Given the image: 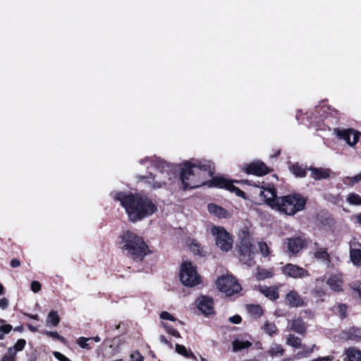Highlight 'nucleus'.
Listing matches in <instances>:
<instances>
[{
	"instance_id": "f257e3e1",
	"label": "nucleus",
	"mask_w": 361,
	"mask_h": 361,
	"mask_svg": "<svg viewBox=\"0 0 361 361\" xmlns=\"http://www.w3.org/2000/svg\"><path fill=\"white\" fill-rule=\"evenodd\" d=\"M213 174L214 167L212 162L192 160L184 164L180 173V179L184 189L196 188L207 184L209 187L225 188L238 197H245V193L242 190L234 186L232 181L224 177L217 176L207 181V180Z\"/></svg>"
},
{
	"instance_id": "f03ea898",
	"label": "nucleus",
	"mask_w": 361,
	"mask_h": 361,
	"mask_svg": "<svg viewBox=\"0 0 361 361\" xmlns=\"http://www.w3.org/2000/svg\"><path fill=\"white\" fill-rule=\"evenodd\" d=\"M259 195L271 207L290 216L303 210L306 204L305 198L300 194H291L277 197L274 187L270 185L267 188L261 187Z\"/></svg>"
},
{
	"instance_id": "7ed1b4c3",
	"label": "nucleus",
	"mask_w": 361,
	"mask_h": 361,
	"mask_svg": "<svg viewBox=\"0 0 361 361\" xmlns=\"http://www.w3.org/2000/svg\"><path fill=\"white\" fill-rule=\"evenodd\" d=\"M114 199L124 207L132 222L148 217L157 211L155 204L151 200L137 195L118 192L114 195Z\"/></svg>"
},
{
	"instance_id": "20e7f679",
	"label": "nucleus",
	"mask_w": 361,
	"mask_h": 361,
	"mask_svg": "<svg viewBox=\"0 0 361 361\" xmlns=\"http://www.w3.org/2000/svg\"><path fill=\"white\" fill-rule=\"evenodd\" d=\"M119 243L121 249L126 250L133 259L142 260L147 255V247L144 240L132 231H123L120 235Z\"/></svg>"
},
{
	"instance_id": "39448f33",
	"label": "nucleus",
	"mask_w": 361,
	"mask_h": 361,
	"mask_svg": "<svg viewBox=\"0 0 361 361\" xmlns=\"http://www.w3.org/2000/svg\"><path fill=\"white\" fill-rule=\"evenodd\" d=\"M179 276L181 283L185 286L194 287L201 282L197 267L190 261H185L181 264Z\"/></svg>"
},
{
	"instance_id": "423d86ee",
	"label": "nucleus",
	"mask_w": 361,
	"mask_h": 361,
	"mask_svg": "<svg viewBox=\"0 0 361 361\" xmlns=\"http://www.w3.org/2000/svg\"><path fill=\"white\" fill-rule=\"evenodd\" d=\"M240 244L238 245L240 254V259L242 262L251 267L253 262L255 255L254 246L248 232L243 231L239 235Z\"/></svg>"
},
{
	"instance_id": "0eeeda50",
	"label": "nucleus",
	"mask_w": 361,
	"mask_h": 361,
	"mask_svg": "<svg viewBox=\"0 0 361 361\" xmlns=\"http://www.w3.org/2000/svg\"><path fill=\"white\" fill-rule=\"evenodd\" d=\"M211 233L214 237L216 245L223 252H228L233 247V238L223 227L212 226Z\"/></svg>"
},
{
	"instance_id": "6e6552de",
	"label": "nucleus",
	"mask_w": 361,
	"mask_h": 361,
	"mask_svg": "<svg viewBox=\"0 0 361 361\" xmlns=\"http://www.w3.org/2000/svg\"><path fill=\"white\" fill-rule=\"evenodd\" d=\"M170 167L166 165L163 166L161 170H157L156 173H150V177H143L149 185L154 188H161L166 183V181L171 180L173 174H169Z\"/></svg>"
},
{
	"instance_id": "1a4fd4ad",
	"label": "nucleus",
	"mask_w": 361,
	"mask_h": 361,
	"mask_svg": "<svg viewBox=\"0 0 361 361\" xmlns=\"http://www.w3.org/2000/svg\"><path fill=\"white\" fill-rule=\"evenodd\" d=\"M216 286L220 291L227 295H232L241 290L240 285L237 281L230 276H223L216 281Z\"/></svg>"
},
{
	"instance_id": "9d476101",
	"label": "nucleus",
	"mask_w": 361,
	"mask_h": 361,
	"mask_svg": "<svg viewBox=\"0 0 361 361\" xmlns=\"http://www.w3.org/2000/svg\"><path fill=\"white\" fill-rule=\"evenodd\" d=\"M335 134L341 139L345 140L350 146H354L360 139L361 133L354 129H334Z\"/></svg>"
},
{
	"instance_id": "9b49d317",
	"label": "nucleus",
	"mask_w": 361,
	"mask_h": 361,
	"mask_svg": "<svg viewBox=\"0 0 361 361\" xmlns=\"http://www.w3.org/2000/svg\"><path fill=\"white\" fill-rule=\"evenodd\" d=\"M284 244L290 253L297 254L307 246V241L302 236H295L286 238Z\"/></svg>"
},
{
	"instance_id": "f8f14e48",
	"label": "nucleus",
	"mask_w": 361,
	"mask_h": 361,
	"mask_svg": "<svg viewBox=\"0 0 361 361\" xmlns=\"http://www.w3.org/2000/svg\"><path fill=\"white\" fill-rule=\"evenodd\" d=\"M326 279V284L332 291L340 293L343 290V276L342 273L330 274Z\"/></svg>"
},
{
	"instance_id": "ddd939ff",
	"label": "nucleus",
	"mask_w": 361,
	"mask_h": 361,
	"mask_svg": "<svg viewBox=\"0 0 361 361\" xmlns=\"http://www.w3.org/2000/svg\"><path fill=\"white\" fill-rule=\"evenodd\" d=\"M283 273L288 277L297 279L308 276V272L295 264H287L282 268Z\"/></svg>"
},
{
	"instance_id": "4468645a",
	"label": "nucleus",
	"mask_w": 361,
	"mask_h": 361,
	"mask_svg": "<svg viewBox=\"0 0 361 361\" xmlns=\"http://www.w3.org/2000/svg\"><path fill=\"white\" fill-rule=\"evenodd\" d=\"M245 171L249 174L263 176L269 173V169L263 162L257 161L246 166Z\"/></svg>"
},
{
	"instance_id": "2eb2a0df",
	"label": "nucleus",
	"mask_w": 361,
	"mask_h": 361,
	"mask_svg": "<svg viewBox=\"0 0 361 361\" xmlns=\"http://www.w3.org/2000/svg\"><path fill=\"white\" fill-rule=\"evenodd\" d=\"M199 310L205 315L214 313L213 300L207 296H200L197 300Z\"/></svg>"
},
{
	"instance_id": "dca6fc26",
	"label": "nucleus",
	"mask_w": 361,
	"mask_h": 361,
	"mask_svg": "<svg viewBox=\"0 0 361 361\" xmlns=\"http://www.w3.org/2000/svg\"><path fill=\"white\" fill-rule=\"evenodd\" d=\"M286 302L293 307H300L304 305L303 299L294 290L288 292L286 295Z\"/></svg>"
},
{
	"instance_id": "f3484780",
	"label": "nucleus",
	"mask_w": 361,
	"mask_h": 361,
	"mask_svg": "<svg viewBox=\"0 0 361 361\" xmlns=\"http://www.w3.org/2000/svg\"><path fill=\"white\" fill-rule=\"evenodd\" d=\"M341 338L345 340L361 341V329L351 327L342 332Z\"/></svg>"
},
{
	"instance_id": "a211bd4d",
	"label": "nucleus",
	"mask_w": 361,
	"mask_h": 361,
	"mask_svg": "<svg viewBox=\"0 0 361 361\" xmlns=\"http://www.w3.org/2000/svg\"><path fill=\"white\" fill-rule=\"evenodd\" d=\"M309 170L311 171L310 176L314 180L328 178L331 173V171L329 169L311 167Z\"/></svg>"
},
{
	"instance_id": "6ab92c4d",
	"label": "nucleus",
	"mask_w": 361,
	"mask_h": 361,
	"mask_svg": "<svg viewBox=\"0 0 361 361\" xmlns=\"http://www.w3.org/2000/svg\"><path fill=\"white\" fill-rule=\"evenodd\" d=\"M345 357L343 361H361V350L350 347L345 350Z\"/></svg>"
},
{
	"instance_id": "aec40b11",
	"label": "nucleus",
	"mask_w": 361,
	"mask_h": 361,
	"mask_svg": "<svg viewBox=\"0 0 361 361\" xmlns=\"http://www.w3.org/2000/svg\"><path fill=\"white\" fill-rule=\"evenodd\" d=\"M208 211L215 215L219 218H228L230 216V214L225 210L224 208L215 204H209L207 206Z\"/></svg>"
},
{
	"instance_id": "412c9836",
	"label": "nucleus",
	"mask_w": 361,
	"mask_h": 361,
	"mask_svg": "<svg viewBox=\"0 0 361 361\" xmlns=\"http://www.w3.org/2000/svg\"><path fill=\"white\" fill-rule=\"evenodd\" d=\"M315 257L322 262L325 265L329 267L331 264V259L329 255L325 248H319L314 252Z\"/></svg>"
},
{
	"instance_id": "4be33fe9",
	"label": "nucleus",
	"mask_w": 361,
	"mask_h": 361,
	"mask_svg": "<svg viewBox=\"0 0 361 361\" xmlns=\"http://www.w3.org/2000/svg\"><path fill=\"white\" fill-rule=\"evenodd\" d=\"M290 329L298 334H302L305 333L306 328L303 321L298 318L293 320Z\"/></svg>"
},
{
	"instance_id": "5701e85b",
	"label": "nucleus",
	"mask_w": 361,
	"mask_h": 361,
	"mask_svg": "<svg viewBox=\"0 0 361 361\" xmlns=\"http://www.w3.org/2000/svg\"><path fill=\"white\" fill-rule=\"evenodd\" d=\"M260 291L263 293L267 298L270 300H274L279 298V293L277 289L273 287H261Z\"/></svg>"
},
{
	"instance_id": "b1692460",
	"label": "nucleus",
	"mask_w": 361,
	"mask_h": 361,
	"mask_svg": "<svg viewBox=\"0 0 361 361\" xmlns=\"http://www.w3.org/2000/svg\"><path fill=\"white\" fill-rule=\"evenodd\" d=\"M190 250L195 255L204 256L207 252L196 240H192L189 245Z\"/></svg>"
},
{
	"instance_id": "393cba45",
	"label": "nucleus",
	"mask_w": 361,
	"mask_h": 361,
	"mask_svg": "<svg viewBox=\"0 0 361 361\" xmlns=\"http://www.w3.org/2000/svg\"><path fill=\"white\" fill-rule=\"evenodd\" d=\"M176 351L178 354H180L185 357L192 358L193 360L197 359L196 356L191 351H188L184 345L176 344Z\"/></svg>"
},
{
	"instance_id": "a878e982",
	"label": "nucleus",
	"mask_w": 361,
	"mask_h": 361,
	"mask_svg": "<svg viewBox=\"0 0 361 361\" xmlns=\"http://www.w3.org/2000/svg\"><path fill=\"white\" fill-rule=\"evenodd\" d=\"M350 259L356 266H361V250L360 249L350 250Z\"/></svg>"
},
{
	"instance_id": "bb28decb",
	"label": "nucleus",
	"mask_w": 361,
	"mask_h": 361,
	"mask_svg": "<svg viewBox=\"0 0 361 361\" xmlns=\"http://www.w3.org/2000/svg\"><path fill=\"white\" fill-rule=\"evenodd\" d=\"M251 345V343L249 341H243L240 340H235L233 341V351L237 352L243 349L247 348Z\"/></svg>"
},
{
	"instance_id": "cd10ccee",
	"label": "nucleus",
	"mask_w": 361,
	"mask_h": 361,
	"mask_svg": "<svg viewBox=\"0 0 361 361\" xmlns=\"http://www.w3.org/2000/svg\"><path fill=\"white\" fill-rule=\"evenodd\" d=\"M283 351H284V350L281 345L274 343L270 347V348L268 351V353L271 356L274 357V356L282 355L283 353Z\"/></svg>"
},
{
	"instance_id": "c85d7f7f",
	"label": "nucleus",
	"mask_w": 361,
	"mask_h": 361,
	"mask_svg": "<svg viewBox=\"0 0 361 361\" xmlns=\"http://www.w3.org/2000/svg\"><path fill=\"white\" fill-rule=\"evenodd\" d=\"M59 322L60 318L57 312L51 310L48 314L47 323H51L52 326H56L59 324Z\"/></svg>"
},
{
	"instance_id": "c756f323",
	"label": "nucleus",
	"mask_w": 361,
	"mask_h": 361,
	"mask_svg": "<svg viewBox=\"0 0 361 361\" xmlns=\"http://www.w3.org/2000/svg\"><path fill=\"white\" fill-rule=\"evenodd\" d=\"M290 171L297 177L302 178L306 176L305 169H302L297 164L292 165Z\"/></svg>"
},
{
	"instance_id": "7c9ffc66",
	"label": "nucleus",
	"mask_w": 361,
	"mask_h": 361,
	"mask_svg": "<svg viewBox=\"0 0 361 361\" xmlns=\"http://www.w3.org/2000/svg\"><path fill=\"white\" fill-rule=\"evenodd\" d=\"M286 343L295 348H299L301 346L300 339L298 337L291 334L288 336L286 340Z\"/></svg>"
},
{
	"instance_id": "2f4dec72",
	"label": "nucleus",
	"mask_w": 361,
	"mask_h": 361,
	"mask_svg": "<svg viewBox=\"0 0 361 361\" xmlns=\"http://www.w3.org/2000/svg\"><path fill=\"white\" fill-rule=\"evenodd\" d=\"M273 273L271 271L266 270L263 269H258L256 274V277L259 280H264L272 277Z\"/></svg>"
},
{
	"instance_id": "473e14b6",
	"label": "nucleus",
	"mask_w": 361,
	"mask_h": 361,
	"mask_svg": "<svg viewBox=\"0 0 361 361\" xmlns=\"http://www.w3.org/2000/svg\"><path fill=\"white\" fill-rule=\"evenodd\" d=\"M347 202L353 205H361V197L355 193H350L347 197Z\"/></svg>"
},
{
	"instance_id": "72a5a7b5",
	"label": "nucleus",
	"mask_w": 361,
	"mask_h": 361,
	"mask_svg": "<svg viewBox=\"0 0 361 361\" xmlns=\"http://www.w3.org/2000/svg\"><path fill=\"white\" fill-rule=\"evenodd\" d=\"M249 312L254 317H260L263 314V310L259 305H249L248 306Z\"/></svg>"
},
{
	"instance_id": "f704fd0d",
	"label": "nucleus",
	"mask_w": 361,
	"mask_h": 361,
	"mask_svg": "<svg viewBox=\"0 0 361 361\" xmlns=\"http://www.w3.org/2000/svg\"><path fill=\"white\" fill-rule=\"evenodd\" d=\"M0 324V340H3L4 335L10 333L13 327L11 325L6 324V322Z\"/></svg>"
},
{
	"instance_id": "c9c22d12",
	"label": "nucleus",
	"mask_w": 361,
	"mask_h": 361,
	"mask_svg": "<svg viewBox=\"0 0 361 361\" xmlns=\"http://www.w3.org/2000/svg\"><path fill=\"white\" fill-rule=\"evenodd\" d=\"M16 356V351L13 348H9L7 353L3 356L1 361H14Z\"/></svg>"
},
{
	"instance_id": "e433bc0d",
	"label": "nucleus",
	"mask_w": 361,
	"mask_h": 361,
	"mask_svg": "<svg viewBox=\"0 0 361 361\" xmlns=\"http://www.w3.org/2000/svg\"><path fill=\"white\" fill-rule=\"evenodd\" d=\"M264 329L267 334L271 336L276 334L277 328L274 324L267 322L264 326Z\"/></svg>"
},
{
	"instance_id": "4c0bfd02",
	"label": "nucleus",
	"mask_w": 361,
	"mask_h": 361,
	"mask_svg": "<svg viewBox=\"0 0 361 361\" xmlns=\"http://www.w3.org/2000/svg\"><path fill=\"white\" fill-rule=\"evenodd\" d=\"M259 250L263 257H267L270 254L269 248L266 243L260 242L258 244Z\"/></svg>"
},
{
	"instance_id": "58836bf2",
	"label": "nucleus",
	"mask_w": 361,
	"mask_h": 361,
	"mask_svg": "<svg viewBox=\"0 0 361 361\" xmlns=\"http://www.w3.org/2000/svg\"><path fill=\"white\" fill-rule=\"evenodd\" d=\"M91 338H85V337H80L77 340V343L82 348L85 349H90V345L88 343V341L91 340Z\"/></svg>"
},
{
	"instance_id": "ea45409f",
	"label": "nucleus",
	"mask_w": 361,
	"mask_h": 361,
	"mask_svg": "<svg viewBox=\"0 0 361 361\" xmlns=\"http://www.w3.org/2000/svg\"><path fill=\"white\" fill-rule=\"evenodd\" d=\"M26 341L25 339H19L12 348L16 351V353L18 351L23 350Z\"/></svg>"
},
{
	"instance_id": "a19ab883",
	"label": "nucleus",
	"mask_w": 361,
	"mask_h": 361,
	"mask_svg": "<svg viewBox=\"0 0 361 361\" xmlns=\"http://www.w3.org/2000/svg\"><path fill=\"white\" fill-rule=\"evenodd\" d=\"M143 356L138 351H134L130 355V361H143Z\"/></svg>"
},
{
	"instance_id": "79ce46f5",
	"label": "nucleus",
	"mask_w": 361,
	"mask_h": 361,
	"mask_svg": "<svg viewBox=\"0 0 361 361\" xmlns=\"http://www.w3.org/2000/svg\"><path fill=\"white\" fill-rule=\"evenodd\" d=\"M163 326L165 328V329L166 330L168 334H169L175 337H178V338L180 337V334L176 330L173 329L172 327H170V326L166 325L165 324H163Z\"/></svg>"
},
{
	"instance_id": "37998d69",
	"label": "nucleus",
	"mask_w": 361,
	"mask_h": 361,
	"mask_svg": "<svg viewBox=\"0 0 361 361\" xmlns=\"http://www.w3.org/2000/svg\"><path fill=\"white\" fill-rule=\"evenodd\" d=\"M160 318L161 319L170 320V321H173V322L176 320V319L173 317V316L167 312H162L160 314Z\"/></svg>"
},
{
	"instance_id": "c03bdc74",
	"label": "nucleus",
	"mask_w": 361,
	"mask_h": 361,
	"mask_svg": "<svg viewBox=\"0 0 361 361\" xmlns=\"http://www.w3.org/2000/svg\"><path fill=\"white\" fill-rule=\"evenodd\" d=\"M41 289V284L39 281H34L31 283V290L34 293H37Z\"/></svg>"
},
{
	"instance_id": "a18cd8bd",
	"label": "nucleus",
	"mask_w": 361,
	"mask_h": 361,
	"mask_svg": "<svg viewBox=\"0 0 361 361\" xmlns=\"http://www.w3.org/2000/svg\"><path fill=\"white\" fill-rule=\"evenodd\" d=\"M45 334L50 336V337H52L54 338H56V339H58V340H60V341H63V338L62 336H61L56 331H45Z\"/></svg>"
},
{
	"instance_id": "49530a36",
	"label": "nucleus",
	"mask_w": 361,
	"mask_h": 361,
	"mask_svg": "<svg viewBox=\"0 0 361 361\" xmlns=\"http://www.w3.org/2000/svg\"><path fill=\"white\" fill-rule=\"evenodd\" d=\"M337 310L340 313L341 317L342 318H344L345 317L347 307L345 305H338L337 307Z\"/></svg>"
},
{
	"instance_id": "de8ad7c7",
	"label": "nucleus",
	"mask_w": 361,
	"mask_h": 361,
	"mask_svg": "<svg viewBox=\"0 0 361 361\" xmlns=\"http://www.w3.org/2000/svg\"><path fill=\"white\" fill-rule=\"evenodd\" d=\"M54 356L59 361H68L69 359L59 352H54Z\"/></svg>"
},
{
	"instance_id": "09e8293b",
	"label": "nucleus",
	"mask_w": 361,
	"mask_h": 361,
	"mask_svg": "<svg viewBox=\"0 0 361 361\" xmlns=\"http://www.w3.org/2000/svg\"><path fill=\"white\" fill-rule=\"evenodd\" d=\"M347 179L350 180V183L352 185H354L355 183L361 181V173L353 177H347Z\"/></svg>"
},
{
	"instance_id": "8fccbe9b",
	"label": "nucleus",
	"mask_w": 361,
	"mask_h": 361,
	"mask_svg": "<svg viewBox=\"0 0 361 361\" xmlns=\"http://www.w3.org/2000/svg\"><path fill=\"white\" fill-rule=\"evenodd\" d=\"M241 317L239 315H235L229 317L228 321L233 324H240L241 322Z\"/></svg>"
},
{
	"instance_id": "3c124183",
	"label": "nucleus",
	"mask_w": 361,
	"mask_h": 361,
	"mask_svg": "<svg viewBox=\"0 0 361 361\" xmlns=\"http://www.w3.org/2000/svg\"><path fill=\"white\" fill-rule=\"evenodd\" d=\"M8 301L6 298H1L0 299V307L2 309V310H5L8 307Z\"/></svg>"
},
{
	"instance_id": "603ef678",
	"label": "nucleus",
	"mask_w": 361,
	"mask_h": 361,
	"mask_svg": "<svg viewBox=\"0 0 361 361\" xmlns=\"http://www.w3.org/2000/svg\"><path fill=\"white\" fill-rule=\"evenodd\" d=\"M11 266L12 267H18L20 266V262L18 259H13L11 261Z\"/></svg>"
},
{
	"instance_id": "864d4df0",
	"label": "nucleus",
	"mask_w": 361,
	"mask_h": 361,
	"mask_svg": "<svg viewBox=\"0 0 361 361\" xmlns=\"http://www.w3.org/2000/svg\"><path fill=\"white\" fill-rule=\"evenodd\" d=\"M159 341L161 343H163L164 344H169L171 346V345L168 342L167 339L166 338V337L164 336H162V335L160 336Z\"/></svg>"
},
{
	"instance_id": "5fc2aeb1",
	"label": "nucleus",
	"mask_w": 361,
	"mask_h": 361,
	"mask_svg": "<svg viewBox=\"0 0 361 361\" xmlns=\"http://www.w3.org/2000/svg\"><path fill=\"white\" fill-rule=\"evenodd\" d=\"M354 290L356 293L357 295L361 299V288L360 287H357V288H354Z\"/></svg>"
},
{
	"instance_id": "6e6d98bb",
	"label": "nucleus",
	"mask_w": 361,
	"mask_h": 361,
	"mask_svg": "<svg viewBox=\"0 0 361 361\" xmlns=\"http://www.w3.org/2000/svg\"><path fill=\"white\" fill-rule=\"evenodd\" d=\"M4 291H5L4 287L3 286L2 284L0 283V295H4Z\"/></svg>"
},
{
	"instance_id": "4d7b16f0",
	"label": "nucleus",
	"mask_w": 361,
	"mask_h": 361,
	"mask_svg": "<svg viewBox=\"0 0 361 361\" xmlns=\"http://www.w3.org/2000/svg\"><path fill=\"white\" fill-rule=\"evenodd\" d=\"M356 220H357V222L361 225V214H358L357 216H356Z\"/></svg>"
},
{
	"instance_id": "13d9d810",
	"label": "nucleus",
	"mask_w": 361,
	"mask_h": 361,
	"mask_svg": "<svg viewBox=\"0 0 361 361\" xmlns=\"http://www.w3.org/2000/svg\"><path fill=\"white\" fill-rule=\"evenodd\" d=\"M28 328H29V329H30L31 331H32V332H35V331H37V329H36L35 327H34V326H31V325H29V326H28Z\"/></svg>"
},
{
	"instance_id": "bf43d9fd",
	"label": "nucleus",
	"mask_w": 361,
	"mask_h": 361,
	"mask_svg": "<svg viewBox=\"0 0 361 361\" xmlns=\"http://www.w3.org/2000/svg\"><path fill=\"white\" fill-rule=\"evenodd\" d=\"M91 338L93 339L95 342H99L101 341V338L98 336Z\"/></svg>"
},
{
	"instance_id": "052dcab7",
	"label": "nucleus",
	"mask_w": 361,
	"mask_h": 361,
	"mask_svg": "<svg viewBox=\"0 0 361 361\" xmlns=\"http://www.w3.org/2000/svg\"><path fill=\"white\" fill-rule=\"evenodd\" d=\"M23 326H16V327L15 328V330H16V331H23Z\"/></svg>"
},
{
	"instance_id": "680f3d73",
	"label": "nucleus",
	"mask_w": 361,
	"mask_h": 361,
	"mask_svg": "<svg viewBox=\"0 0 361 361\" xmlns=\"http://www.w3.org/2000/svg\"><path fill=\"white\" fill-rule=\"evenodd\" d=\"M30 317L33 319H36L37 320L38 319V315L37 314H35V315H30Z\"/></svg>"
},
{
	"instance_id": "e2e57ef3",
	"label": "nucleus",
	"mask_w": 361,
	"mask_h": 361,
	"mask_svg": "<svg viewBox=\"0 0 361 361\" xmlns=\"http://www.w3.org/2000/svg\"><path fill=\"white\" fill-rule=\"evenodd\" d=\"M5 322L6 321L4 319H0V324H4Z\"/></svg>"
},
{
	"instance_id": "0e129e2a",
	"label": "nucleus",
	"mask_w": 361,
	"mask_h": 361,
	"mask_svg": "<svg viewBox=\"0 0 361 361\" xmlns=\"http://www.w3.org/2000/svg\"><path fill=\"white\" fill-rule=\"evenodd\" d=\"M320 293H322V292H320V291H317V295L318 296H319V295H320Z\"/></svg>"
},
{
	"instance_id": "69168bd1",
	"label": "nucleus",
	"mask_w": 361,
	"mask_h": 361,
	"mask_svg": "<svg viewBox=\"0 0 361 361\" xmlns=\"http://www.w3.org/2000/svg\"><path fill=\"white\" fill-rule=\"evenodd\" d=\"M113 361H124V360H123L122 359H117V360H113Z\"/></svg>"
},
{
	"instance_id": "338daca9",
	"label": "nucleus",
	"mask_w": 361,
	"mask_h": 361,
	"mask_svg": "<svg viewBox=\"0 0 361 361\" xmlns=\"http://www.w3.org/2000/svg\"><path fill=\"white\" fill-rule=\"evenodd\" d=\"M201 361H207L205 358L201 357Z\"/></svg>"
},
{
	"instance_id": "774afa93",
	"label": "nucleus",
	"mask_w": 361,
	"mask_h": 361,
	"mask_svg": "<svg viewBox=\"0 0 361 361\" xmlns=\"http://www.w3.org/2000/svg\"><path fill=\"white\" fill-rule=\"evenodd\" d=\"M30 361H35V360H30Z\"/></svg>"
}]
</instances>
